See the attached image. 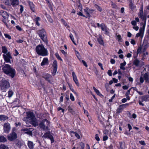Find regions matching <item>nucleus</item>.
Listing matches in <instances>:
<instances>
[{"instance_id":"dca6fc26","label":"nucleus","mask_w":149,"mask_h":149,"mask_svg":"<svg viewBox=\"0 0 149 149\" xmlns=\"http://www.w3.org/2000/svg\"><path fill=\"white\" fill-rule=\"evenodd\" d=\"M72 75L73 78V80L76 85L78 86H79L80 85L77 79V76L76 75L74 72H73L72 73Z\"/></svg>"},{"instance_id":"f3484780","label":"nucleus","mask_w":149,"mask_h":149,"mask_svg":"<svg viewBox=\"0 0 149 149\" xmlns=\"http://www.w3.org/2000/svg\"><path fill=\"white\" fill-rule=\"evenodd\" d=\"M10 4L13 7H16L19 4V0H10Z\"/></svg>"},{"instance_id":"37998d69","label":"nucleus","mask_w":149,"mask_h":149,"mask_svg":"<svg viewBox=\"0 0 149 149\" xmlns=\"http://www.w3.org/2000/svg\"><path fill=\"white\" fill-rule=\"evenodd\" d=\"M129 6L130 8L132 10H133L134 9V5L133 4L132 1L130 2Z\"/></svg>"},{"instance_id":"b1692460","label":"nucleus","mask_w":149,"mask_h":149,"mask_svg":"<svg viewBox=\"0 0 149 149\" xmlns=\"http://www.w3.org/2000/svg\"><path fill=\"white\" fill-rule=\"evenodd\" d=\"M31 121V124L35 127H36L37 126H38V124L36 120V118H34L33 120H30Z\"/></svg>"},{"instance_id":"774afa93","label":"nucleus","mask_w":149,"mask_h":149,"mask_svg":"<svg viewBox=\"0 0 149 149\" xmlns=\"http://www.w3.org/2000/svg\"><path fill=\"white\" fill-rule=\"evenodd\" d=\"M139 81L141 83H143L144 81V79L142 77H140V78Z\"/></svg>"},{"instance_id":"5fc2aeb1","label":"nucleus","mask_w":149,"mask_h":149,"mask_svg":"<svg viewBox=\"0 0 149 149\" xmlns=\"http://www.w3.org/2000/svg\"><path fill=\"white\" fill-rule=\"evenodd\" d=\"M4 35L6 38H8L9 40H10L11 39V36L8 34L4 33Z\"/></svg>"},{"instance_id":"bf43d9fd","label":"nucleus","mask_w":149,"mask_h":149,"mask_svg":"<svg viewBox=\"0 0 149 149\" xmlns=\"http://www.w3.org/2000/svg\"><path fill=\"white\" fill-rule=\"evenodd\" d=\"M117 38L118 39V40L119 42H121L122 41L121 40L122 38L121 37V36L120 34H118L117 36Z\"/></svg>"},{"instance_id":"3c124183","label":"nucleus","mask_w":149,"mask_h":149,"mask_svg":"<svg viewBox=\"0 0 149 149\" xmlns=\"http://www.w3.org/2000/svg\"><path fill=\"white\" fill-rule=\"evenodd\" d=\"M72 133H73L74 134L75 136L78 139H79L80 138V135L77 134V133L74 132L73 131H72V132H71Z\"/></svg>"},{"instance_id":"20e7f679","label":"nucleus","mask_w":149,"mask_h":149,"mask_svg":"<svg viewBox=\"0 0 149 149\" xmlns=\"http://www.w3.org/2000/svg\"><path fill=\"white\" fill-rule=\"evenodd\" d=\"M36 33L43 42L47 45L48 44L47 33L44 29L42 28L36 31Z\"/></svg>"},{"instance_id":"e2e57ef3","label":"nucleus","mask_w":149,"mask_h":149,"mask_svg":"<svg viewBox=\"0 0 149 149\" xmlns=\"http://www.w3.org/2000/svg\"><path fill=\"white\" fill-rule=\"evenodd\" d=\"M95 139L97 141H99L100 140L98 135L97 134H95Z\"/></svg>"},{"instance_id":"a19ab883","label":"nucleus","mask_w":149,"mask_h":149,"mask_svg":"<svg viewBox=\"0 0 149 149\" xmlns=\"http://www.w3.org/2000/svg\"><path fill=\"white\" fill-rule=\"evenodd\" d=\"M142 75L143 76V77L144 78L145 80L148 78L149 76V74L148 72H146L144 74H142Z\"/></svg>"},{"instance_id":"864d4df0","label":"nucleus","mask_w":149,"mask_h":149,"mask_svg":"<svg viewBox=\"0 0 149 149\" xmlns=\"http://www.w3.org/2000/svg\"><path fill=\"white\" fill-rule=\"evenodd\" d=\"M70 99L72 101H74L75 100V98L73 95L72 93H70Z\"/></svg>"},{"instance_id":"f03ea898","label":"nucleus","mask_w":149,"mask_h":149,"mask_svg":"<svg viewBox=\"0 0 149 149\" xmlns=\"http://www.w3.org/2000/svg\"><path fill=\"white\" fill-rule=\"evenodd\" d=\"M36 51L39 56H45L48 55L47 49L45 47L43 44L38 45L36 48Z\"/></svg>"},{"instance_id":"6e6d98bb","label":"nucleus","mask_w":149,"mask_h":149,"mask_svg":"<svg viewBox=\"0 0 149 149\" xmlns=\"http://www.w3.org/2000/svg\"><path fill=\"white\" fill-rule=\"evenodd\" d=\"M75 52L77 58H79V57H81V56L80 55L78 51L75 50Z\"/></svg>"},{"instance_id":"49530a36","label":"nucleus","mask_w":149,"mask_h":149,"mask_svg":"<svg viewBox=\"0 0 149 149\" xmlns=\"http://www.w3.org/2000/svg\"><path fill=\"white\" fill-rule=\"evenodd\" d=\"M70 37L71 39V40L74 43V44L75 45H76V44L74 40V39L73 38V36L72 35V34H70Z\"/></svg>"},{"instance_id":"6ab92c4d","label":"nucleus","mask_w":149,"mask_h":149,"mask_svg":"<svg viewBox=\"0 0 149 149\" xmlns=\"http://www.w3.org/2000/svg\"><path fill=\"white\" fill-rule=\"evenodd\" d=\"M8 119L9 117L5 115H0V121L1 122H4Z\"/></svg>"},{"instance_id":"c03bdc74","label":"nucleus","mask_w":149,"mask_h":149,"mask_svg":"<svg viewBox=\"0 0 149 149\" xmlns=\"http://www.w3.org/2000/svg\"><path fill=\"white\" fill-rule=\"evenodd\" d=\"M80 149H84L85 145L82 142L79 143Z\"/></svg>"},{"instance_id":"9b49d317","label":"nucleus","mask_w":149,"mask_h":149,"mask_svg":"<svg viewBox=\"0 0 149 149\" xmlns=\"http://www.w3.org/2000/svg\"><path fill=\"white\" fill-rule=\"evenodd\" d=\"M129 104L130 103H127L119 105L116 110V113H120L124 109L126 108Z\"/></svg>"},{"instance_id":"39448f33","label":"nucleus","mask_w":149,"mask_h":149,"mask_svg":"<svg viewBox=\"0 0 149 149\" xmlns=\"http://www.w3.org/2000/svg\"><path fill=\"white\" fill-rule=\"evenodd\" d=\"M84 13L86 15L83 14L80 11L78 12L77 14L80 16H83L86 18H89L91 17V15H93L94 13L93 12L95 10L92 9H90L88 7H86L84 9Z\"/></svg>"},{"instance_id":"0eeeda50","label":"nucleus","mask_w":149,"mask_h":149,"mask_svg":"<svg viewBox=\"0 0 149 149\" xmlns=\"http://www.w3.org/2000/svg\"><path fill=\"white\" fill-rule=\"evenodd\" d=\"M35 116L33 113L31 111H28L26 112V117H24L23 119V120L26 121L28 120H31L35 118Z\"/></svg>"},{"instance_id":"4468645a","label":"nucleus","mask_w":149,"mask_h":149,"mask_svg":"<svg viewBox=\"0 0 149 149\" xmlns=\"http://www.w3.org/2000/svg\"><path fill=\"white\" fill-rule=\"evenodd\" d=\"M138 17L141 20L144 22H141L140 24L142 25V24L146 25V15H143V14H138Z\"/></svg>"},{"instance_id":"cd10ccee","label":"nucleus","mask_w":149,"mask_h":149,"mask_svg":"<svg viewBox=\"0 0 149 149\" xmlns=\"http://www.w3.org/2000/svg\"><path fill=\"white\" fill-rule=\"evenodd\" d=\"M61 22L63 24L66 28H68L70 27L69 25L68 24V23L66 22L65 21L63 18H62L61 19Z\"/></svg>"},{"instance_id":"f8f14e48","label":"nucleus","mask_w":149,"mask_h":149,"mask_svg":"<svg viewBox=\"0 0 149 149\" xmlns=\"http://www.w3.org/2000/svg\"><path fill=\"white\" fill-rule=\"evenodd\" d=\"M8 139L10 141H13L17 138V134L13 131L9 134L7 136Z\"/></svg>"},{"instance_id":"6e6552de","label":"nucleus","mask_w":149,"mask_h":149,"mask_svg":"<svg viewBox=\"0 0 149 149\" xmlns=\"http://www.w3.org/2000/svg\"><path fill=\"white\" fill-rule=\"evenodd\" d=\"M2 56L6 62L11 63L10 59L12 58V57L10 52H8L6 54H3Z\"/></svg>"},{"instance_id":"603ef678","label":"nucleus","mask_w":149,"mask_h":149,"mask_svg":"<svg viewBox=\"0 0 149 149\" xmlns=\"http://www.w3.org/2000/svg\"><path fill=\"white\" fill-rule=\"evenodd\" d=\"M5 4L7 6H10V1L9 0H5L4 2Z\"/></svg>"},{"instance_id":"680f3d73","label":"nucleus","mask_w":149,"mask_h":149,"mask_svg":"<svg viewBox=\"0 0 149 149\" xmlns=\"http://www.w3.org/2000/svg\"><path fill=\"white\" fill-rule=\"evenodd\" d=\"M111 6H112V7L113 8H115V9H116L117 8H118L117 6L115 3H112L111 4Z\"/></svg>"},{"instance_id":"f704fd0d","label":"nucleus","mask_w":149,"mask_h":149,"mask_svg":"<svg viewBox=\"0 0 149 149\" xmlns=\"http://www.w3.org/2000/svg\"><path fill=\"white\" fill-rule=\"evenodd\" d=\"M47 2V3L48 4V6L50 9L51 10H53V8L52 6L51 3L50 2L51 0H45Z\"/></svg>"},{"instance_id":"c756f323","label":"nucleus","mask_w":149,"mask_h":149,"mask_svg":"<svg viewBox=\"0 0 149 149\" xmlns=\"http://www.w3.org/2000/svg\"><path fill=\"white\" fill-rule=\"evenodd\" d=\"M40 18L39 17H37L34 19V21L35 22L36 24L38 26H39L40 25V24L38 22V21H40Z\"/></svg>"},{"instance_id":"4d7b16f0","label":"nucleus","mask_w":149,"mask_h":149,"mask_svg":"<svg viewBox=\"0 0 149 149\" xmlns=\"http://www.w3.org/2000/svg\"><path fill=\"white\" fill-rule=\"evenodd\" d=\"M20 12L19 13L22 14L24 11V7L22 5H20Z\"/></svg>"},{"instance_id":"5701e85b","label":"nucleus","mask_w":149,"mask_h":149,"mask_svg":"<svg viewBox=\"0 0 149 149\" xmlns=\"http://www.w3.org/2000/svg\"><path fill=\"white\" fill-rule=\"evenodd\" d=\"M48 63V60L47 58H44L42 62L41 63L40 65L41 66H43L46 65Z\"/></svg>"},{"instance_id":"423d86ee","label":"nucleus","mask_w":149,"mask_h":149,"mask_svg":"<svg viewBox=\"0 0 149 149\" xmlns=\"http://www.w3.org/2000/svg\"><path fill=\"white\" fill-rule=\"evenodd\" d=\"M10 87V84L8 80L2 79L0 81V88L2 91H5Z\"/></svg>"},{"instance_id":"a18cd8bd","label":"nucleus","mask_w":149,"mask_h":149,"mask_svg":"<svg viewBox=\"0 0 149 149\" xmlns=\"http://www.w3.org/2000/svg\"><path fill=\"white\" fill-rule=\"evenodd\" d=\"M6 18H3L2 19V22L4 24L6 25V27L8 28V24L7 22H6Z\"/></svg>"},{"instance_id":"ea45409f","label":"nucleus","mask_w":149,"mask_h":149,"mask_svg":"<svg viewBox=\"0 0 149 149\" xmlns=\"http://www.w3.org/2000/svg\"><path fill=\"white\" fill-rule=\"evenodd\" d=\"M0 149H9V148L7 146L1 144L0 145Z\"/></svg>"},{"instance_id":"2f4dec72","label":"nucleus","mask_w":149,"mask_h":149,"mask_svg":"<svg viewBox=\"0 0 149 149\" xmlns=\"http://www.w3.org/2000/svg\"><path fill=\"white\" fill-rule=\"evenodd\" d=\"M93 90L99 96L101 97V96H103V95L100 93L99 90L97 89L95 87L93 86Z\"/></svg>"},{"instance_id":"a878e982","label":"nucleus","mask_w":149,"mask_h":149,"mask_svg":"<svg viewBox=\"0 0 149 149\" xmlns=\"http://www.w3.org/2000/svg\"><path fill=\"white\" fill-rule=\"evenodd\" d=\"M45 16L46 18L47 19L48 21L51 23H52L53 22V20L52 18L50 15L48 14H46L45 15Z\"/></svg>"},{"instance_id":"4be33fe9","label":"nucleus","mask_w":149,"mask_h":149,"mask_svg":"<svg viewBox=\"0 0 149 149\" xmlns=\"http://www.w3.org/2000/svg\"><path fill=\"white\" fill-rule=\"evenodd\" d=\"M97 40L100 45H104V41L101 36H100L97 38Z\"/></svg>"},{"instance_id":"2eb2a0df","label":"nucleus","mask_w":149,"mask_h":149,"mask_svg":"<svg viewBox=\"0 0 149 149\" xmlns=\"http://www.w3.org/2000/svg\"><path fill=\"white\" fill-rule=\"evenodd\" d=\"M27 3L29 6L32 12L35 13V12L36 8L33 2L29 1Z\"/></svg>"},{"instance_id":"bb28decb","label":"nucleus","mask_w":149,"mask_h":149,"mask_svg":"<svg viewBox=\"0 0 149 149\" xmlns=\"http://www.w3.org/2000/svg\"><path fill=\"white\" fill-rule=\"evenodd\" d=\"M28 146L30 149H33L34 147V144L33 142L28 141L27 143Z\"/></svg>"},{"instance_id":"412c9836","label":"nucleus","mask_w":149,"mask_h":149,"mask_svg":"<svg viewBox=\"0 0 149 149\" xmlns=\"http://www.w3.org/2000/svg\"><path fill=\"white\" fill-rule=\"evenodd\" d=\"M67 109L68 111L72 115H74L75 114V111L73 110L72 107L70 105L68 106Z\"/></svg>"},{"instance_id":"de8ad7c7","label":"nucleus","mask_w":149,"mask_h":149,"mask_svg":"<svg viewBox=\"0 0 149 149\" xmlns=\"http://www.w3.org/2000/svg\"><path fill=\"white\" fill-rule=\"evenodd\" d=\"M13 94V92L11 90L9 91L8 92V97H10L12 96Z\"/></svg>"},{"instance_id":"8fccbe9b","label":"nucleus","mask_w":149,"mask_h":149,"mask_svg":"<svg viewBox=\"0 0 149 149\" xmlns=\"http://www.w3.org/2000/svg\"><path fill=\"white\" fill-rule=\"evenodd\" d=\"M119 143L120 149H125V147L124 145V144H123V142H120Z\"/></svg>"},{"instance_id":"f257e3e1","label":"nucleus","mask_w":149,"mask_h":149,"mask_svg":"<svg viewBox=\"0 0 149 149\" xmlns=\"http://www.w3.org/2000/svg\"><path fill=\"white\" fill-rule=\"evenodd\" d=\"M3 72L11 78H13L15 75V70L8 64H6L2 68Z\"/></svg>"},{"instance_id":"7ed1b4c3","label":"nucleus","mask_w":149,"mask_h":149,"mask_svg":"<svg viewBox=\"0 0 149 149\" xmlns=\"http://www.w3.org/2000/svg\"><path fill=\"white\" fill-rule=\"evenodd\" d=\"M50 122L46 118L42 119L38 124V127L43 130H49Z\"/></svg>"},{"instance_id":"9d476101","label":"nucleus","mask_w":149,"mask_h":149,"mask_svg":"<svg viewBox=\"0 0 149 149\" xmlns=\"http://www.w3.org/2000/svg\"><path fill=\"white\" fill-rule=\"evenodd\" d=\"M42 77L46 81H47L50 84H52V81L53 77L51 74H45Z\"/></svg>"},{"instance_id":"09e8293b","label":"nucleus","mask_w":149,"mask_h":149,"mask_svg":"<svg viewBox=\"0 0 149 149\" xmlns=\"http://www.w3.org/2000/svg\"><path fill=\"white\" fill-rule=\"evenodd\" d=\"M77 6L78 8H82V5L81 3V1L80 0H79L78 1H77Z\"/></svg>"},{"instance_id":"c85d7f7f","label":"nucleus","mask_w":149,"mask_h":149,"mask_svg":"<svg viewBox=\"0 0 149 149\" xmlns=\"http://www.w3.org/2000/svg\"><path fill=\"white\" fill-rule=\"evenodd\" d=\"M1 49L2 52L4 54H6L8 52L7 48L5 46H2L1 47Z\"/></svg>"},{"instance_id":"7c9ffc66","label":"nucleus","mask_w":149,"mask_h":149,"mask_svg":"<svg viewBox=\"0 0 149 149\" xmlns=\"http://www.w3.org/2000/svg\"><path fill=\"white\" fill-rule=\"evenodd\" d=\"M126 62L124 60V61L123 63L120 64V69L122 70H125V68L124 67V66L126 65Z\"/></svg>"},{"instance_id":"473e14b6","label":"nucleus","mask_w":149,"mask_h":149,"mask_svg":"<svg viewBox=\"0 0 149 149\" xmlns=\"http://www.w3.org/2000/svg\"><path fill=\"white\" fill-rule=\"evenodd\" d=\"M142 27L140 28L139 30V32L141 33L142 34H143L144 31V29L146 25L145 24H142Z\"/></svg>"},{"instance_id":"393cba45","label":"nucleus","mask_w":149,"mask_h":149,"mask_svg":"<svg viewBox=\"0 0 149 149\" xmlns=\"http://www.w3.org/2000/svg\"><path fill=\"white\" fill-rule=\"evenodd\" d=\"M2 16L3 18H8L9 15L7 12L2 10L1 15Z\"/></svg>"},{"instance_id":"c9c22d12","label":"nucleus","mask_w":149,"mask_h":149,"mask_svg":"<svg viewBox=\"0 0 149 149\" xmlns=\"http://www.w3.org/2000/svg\"><path fill=\"white\" fill-rule=\"evenodd\" d=\"M94 7L97 9L98 11H99L100 12H101L102 10V8L96 4H94Z\"/></svg>"},{"instance_id":"79ce46f5","label":"nucleus","mask_w":149,"mask_h":149,"mask_svg":"<svg viewBox=\"0 0 149 149\" xmlns=\"http://www.w3.org/2000/svg\"><path fill=\"white\" fill-rule=\"evenodd\" d=\"M55 55L56 57L58 59V60H60L61 61H63V59L61 58L60 56L56 52L55 54Z\"/></svg>"},{"instance_id":"72a5a7b5","label":"nucleus","mask_w":149,"mask_h":149,"mask_svg":"<svg viewBox=\"0 0 149 149\" xmlns=\"http://www.w3.org/2000/svg\"><path fill=\"white\" fill-rule=\"evenodd\" d=\"M7 141V139L6 138H5L3 136L0 135V142L2 143H4Z\"/></svg>"},{"instance_id":"e433bc0d","label":"nucleus","mask_w":149,"mask_h":149,"mask_svg":"<svg viewBox=\"0 0 149 149\" xmlns=\"http://www.w3.org/2000/svg\"><path fill=\"white\" fill-rule=\"evenodd\" d=\"M100 26L102 31L104 30V29H106V28H107L106 25L103 23H102L100 24Z\"/></svg>"},{"instance_id":"4c0bfd02","label":"nucleus","mask_w":149,"mask_h":149,"mask_svg":"<svg viewBox=\"0 0 149 149\" xmlns=\"http://www.w3.org/2000/svg\"><path fill=\"white\" fill-rule=\"evenodd\" d=\"M109 28H106V29H104L102 31L104 32V33L105 35L108 36H109L110 34V32L109 31Z\"/></svg>"},{"instance_id":"1a4fd4ad","label":"nucleus","mask_w":149,"mask_h":149,"mask_svg":"<svg viewBox=\"0 0 149 149\" xmlns=\"http://www.w3.org/2000/svg\"><path fill=\"white\" fill-rule=\"evenodd\" d=\"M53 134L52 133H51L49 131L48 132L45 133L42 136V137L44 138H48L50 139L51 141V143H52L54 142V140L52 135Z\"/></svg>"},{"instance_id":"aec40b11","label":"nucleus","mask_w":149,"mask_h":149,"mask_svg":"<svg viewBox=\"0 0 149 149\" xmlns=\"http://www.w3.org/2000/svg\"><path fill=\"white\" fill-rule=\"evenodd\" d=\"M140 61L137 59H135L133 62V64L136 67H141L142 65H141L140 64Z\"/></svg>"},{"instance_id":"a211bd4d","label":"nucleus","mask_w":149,"mask_h":149,"mask_svg":"<svg viewBox=\"0 0 149 149\" xmlns=\"http://www.w3.org/2000/svg\"><path fill=\"white\" fill-rule=\"evenodd\" d=\"M3 127L4 130H10L11 128L10 124L8 122L5 123L3 124Z\"/></svg>"},{"instance_id":"338daca9","label":"nucleus","mask_w":149,"mask_h":149,"mask_svg":"<svg viewBox=\"0 0 149 149\" xmlns=\"http://www.w3.org/2000/svg\"><path fill=\"white\" fill-rule=\"evenodd\" d=\"M82 62L83 63V65L86 67L87 68L88 67V65L86 63L85 61H84V60H82Z\"/></svg>"},{"instance_id":"ddd939ff","label":"nucleus","mask_w":149,"mask_h":149,"mask_svg":"<svg viewBox=\"0 0 149 149\" xmlns=\"http://www.w3.org/2000/svg\"><path fill=\"white\" fill-rule=\"evenodd\" d=\"M52 66L53 67L52 74L53 76H54L56 74L58 67L57 62L56 60L54 61L53 63Z\"/></svg>"},{"instance_id":"69168bd1","label":"nucleus","mask_w":149,"mask_h":149,"mask_svg":"<svg viewBox=\"0 0 149 149\" xmlns=\"http://www.w3.org/2000/svg\"><path fill=\"white\" fill-rule=\"evenodd\" d=\"M16 29L19 31H22V28L19 25L16 26Z\"/></svg>"},{"instance_id":"0e129e2a","label":"nucleus","mask_w":149,"mask_h":149,"mask_svg":"<svg viewBox=\"0 0 149 149\" xmlns=\"http://www.w3.org/2000/svg\"><path fill=\"white\" fill-rule=\"evenodd\" d=\"M108 137L107 136V135H103V141H105L107 140L108 139Z\"/></svg>"},{"instance_id":"13d9d810","label":"nucleus","mask_w":149,"mask_h":149,"mask_svg":"<svg viewBox=\"0 0 149 149\" xmlns=\"http://www.w3.org/2000/svg\"><path fill=\"white\" fill-rule=\"evenodd\" d=\"M143 14V5L142 4L140 8V11L138 14Z\"/></svg>"},{"instance_id":"052dcab7","label":"nucleus","mask_w":149,"mask_h":149,"mask_svg":"<svg viewBox=\"0 0 149 149\" xmlns=\"http://www.w3.org/2000/svg\"><path fill=\"white\" fill-rule=\"evenodd\" d=\"M141 49L142 48L141 46L138 47L136 52L137 54H139L140 52H141Z\"/></svg>"},{"instance_id":"58836bf2","label":"nucleus","mask_w":149,"mask_h":149,"mask_svg":"<svg viewBox=\"0 0 149 149\" xmlns=\"http://www.w3.org/2000/svg\"><path fill=\"white\" fill-rule=\"evenodd\" d=\"M142 100L144 101H146L147 100H149V95H147L142 96Z\"/></svg>"}]
</instances>
